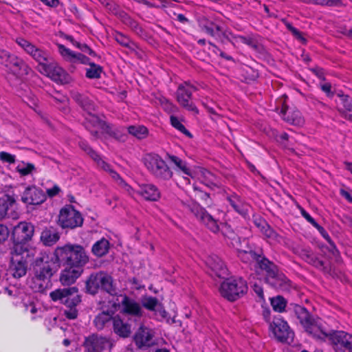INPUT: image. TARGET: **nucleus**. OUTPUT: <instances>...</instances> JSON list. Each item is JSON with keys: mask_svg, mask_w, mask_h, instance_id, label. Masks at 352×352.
<instances>
[{"mask_svg": "<svg viewBox=\"0 0 352 352\" xmlns=\"http://www.w3.org/2000/svg\"><path fill=\"white\" fill-rule=\"evenodd\" d=\"M3 203L1 204V241L5 243L6 239L9 236L10 231L11 242L8 241L9 248L14 252L22 251L25 254L27 258L35 256L37 250L35 247L28 243L32 240L34 233V226L30 223L25 221L20 222L16 226H13L7 221V219L16 220L19 217V214L16 211V199L12 188L5 191V194L1 197Z\"/></svg>", "mask_w": 352, "mask_h": 352, "instance_id": "1", "label": "nucleus"}, {"mask_svg": "<svg viewBox=\"0 0 352 352\" xmlns=\"http://www.w3.org/2000/svg\"><path fill=\"white\" fill-rule=\"evenodd\" d=\"M300 320L305 331L314 338H329L335 352H352V334L344 331H331L329 333L322 328L319 318H315L305 307L297 305L290 307Z\"/></svg>", "mask_w": 352, "mask_h": 352, "instance_id": "2", "label": "nucleus"}, {"mask_svg": "<svg viewBox=\"0 0 352 352\" xmlns=\"http://www.w3.org/2000/svg\"><path fill=\"white\" fill-rule=\"evenodd\" d=\"M254 270L258 274L264 276L265 282L277 290L287 291L290 288V281L285 275L279 270L278 266L270 261L263 253L254 264Z\"/></svg>", "mask_w": 352, "mask_h": 352, "instance_id": "3", "label": "nucleus"}, {"mask_svg": "<svg viewBox=\"0 0 352 352\" xmlns=\"http://www.w3.org/2000/svg\"><path fill=\"white\" fill-rule=\"evenodd\" d=\"M1 71L8 79L23 80L27 76H36L23 58L6 51H1Z\"/></svg>", "mask_w": 352, "mask_h": 352, "instance_id": "4", "label": "nucleus"}, {"mask_svg": "<svg viewBox=\"0 0 352 352\" xmlns=\"http://www.w3.org/2000/svg\"><path fill=\"white\" fill-rule=\"evenodd\" d=\"M54 256L63 265L83 269L89 262V256L84 248L77 244H66L58 246L54 250Z\"/></svg>", "mask_w": 352, "mask_h": 352, "instance_id": "5", "label": "nucleus"}, {"mask_svg": "<svg viewBox=\"0 0 352 352\" xmlns=\"http://www.w3.org/2000/svg\"><path fill=\"white\" fill-rule=\"evenodd\" d=\"M50 297L54 302H58L67 307L64 315L69 320L78 316L76 306L80 302V296L76 287L56 289L50 293Z\"/></svg>", "mask_w": 352, "mask_h": 352, "instance_id": "6", "label": "nucleus"}, {"mask_svg": "<svg viewBox=\"0 0 352 352\" xmlns=\"http://www.w3.org/2000/svg\"><path fill=\"white\" fill-rule=\"evenodd\" d=\"M178 206L184 211L192 213L197 220L204 224L210 231L217 233L219 231L218 220L210 214L206 210L201 207L197 202L192 199H179Z\"/></svg>", "mask_w": 352, "mask_h": 352, "instance_id": "7", "label": "nucleus"}, {"mask_svg": "<svg viewBox=\"0 0 352 352\" xmlns=\"http://www.w3.org/2000/svg\"><path fill=\"white\" fill-rule=\"evenodd\" d=\"M99 289L105 291L111 296L117 294V289L113 284L112 277L104 272L92 273L85 281L86 292L95 295Z\"/></svg>", "mask_w": 352, "mask_h": 352, "instance_id": "8", "label": "nucleus"}, {"mask_svg": "<svg viewBox=\"0 0 352 352\" xmlns=\"http://www.w3.org/2000/svg\"><path fill=\"white\" fill-rule=\"evenodd\" d=\"M143 162L149 173L160 181L170 180L173 172L166 162L157 153H150L144 155Z\"/></svg>", "mask_w": 352, "mask_h": 352, "instance_id": "9", "label": "nucleus"}, {"mask_svg": "<svg viewBox=\"0 0 352 352\" xmlns=\"http://www.w3.org/2000/svg\"><path fill=\"white\" fill-rule=\"evenodd\" d=\"M221 295L230 301H234L248 291L246 281L242 278H227L221 285Z\"/></svg>", "mask_w": 352, "mask_h": 352, "instance_id": "10", "label": "nucleus"}, {"mask_svg": "<svg viewBox=\"0 0 352 352\" xmlns=\"http://www.w3.org/2000/svg\"><path fill=\"white\" fill-rule=\"evenodd\" d=\"M120 312L127 317L128 320L135 324L140 323L144 315V310L136 300L125 294L120 295Z\"/></svg>", "mask_w": 352, "mask_h": 352, "instance_id": "11", "label": "nucleus"}, {"mask_svg": "<svg viewBox=\"0 0 352 352\" xmlns=\"http://www.w3.org/2000/svg\"><path fill=\"white\" fill-rule=\"evenodd\" d=\"M83 218L80 212L72 205L63 207L59 212L58 225L63 229H74L82 226Z\"/></svg>", "mask_w": 352, "mask_h": 352, "instance_id": "12", "label": "nucleus"}, {"mask_svg": "<svg viewBox=\"0 0 352 352\" xmlns=\"http://www.w3.org/2000/svg\"><path fill=\"white\" fill-rule=\"evenodd\" d=\"M8 252L10 255V273L16 278L25 276L27 273L28 263L32 261L35 256L27 258L25 254H23L22 251L14 252L11 250H8Z\"/></svg>", "mask_w": 352, "mask_h": 352, "instance_id": "13", "label": "nucleus"}, {"mask_svg": "<svg viewBox=\"0 0 352 352\" xmlns=\"http://www.w3.org/2000/svg\"><path fill=\"white\" fill-rule=\"evenodd\" d=\"M196 90L197 88L189 82H184L177 87L176 98L181 107L197 114L199 113L198 109L192 101V93Z\"/></svg>", "mask_w": 352, "mask_h": 352, "instance_id": "14", "label": "nucleus"}, {"mask_svg": "<svg viewBox=\"0 0 352 352\" xmlns=\"http://www.w3.org/2000/svg\"><path fill=\"white\" fill-rule=\"evenodd\" d=\"M270 329L277 340L290 344L293 342L294 333L287 322L280 318H274L270 324Z\"/></svg>", "mask_w": 352, "mask_h": 352, "instance_id": "15", "label": "nucleus"}, {"mask_svg": "<svg viewBox=\"0 0 352 352\" xmlns=\"http://www.w3.org/2000/svg\"><path fill=\"white\" fill-rule=\"evenodd\" d=\"M39 72L49 77L54 82L61 84L67 82L68 76L66 72L54 62L52 58L46 65H43V69H40Z\"/></svg>", "mask_w": 352, "mask_h": 352, "instance_id": "16", "label": "nucleus"}, {"mask_svg": "<svg viewBox=\"0 0 352 352\" xmlns=\"http://www.w3.org/2000/svg\"><path fill=\"white\" fill-rule=\"evenodd\" d=\"M154 333L152 329L144 326H140L135 332L133 340L139 349L144 350L155 344Z\"/></svg>", "mask_w": 352, "mask_h": 352, "instance_id": "17", "label": "nucleus"}, {"mask_svg": "<svg viewBox=\"0 0 352 352\" xmlns=\"http://www.w3.org/2000/svg\"><path fill=\"white\" fill-rule=\"evenodd\" d=\"M287 99V96L283 95V98H280L278 102L282 106L280 113L283 115V119L293 125L302 126L305 120L301 113L298 110L289 111V107L285 103Z\"/></svg>", "mask_w": 352, "mask_h": 352, "instance_id": "18", "label": "nucleus"}, {"mask_svg": "<svg viewBox=\"0 0 352 352\" xmlns=\"http://www.w3.org/2000/svg\"><path fill=\"white\" fill-rule=\"evenodd\" d=\"M294 252L309 265L323 272H328V267L324 262L318 258L310 248H298Z\"/></svg>", "mask_w": 352, "mask_h": 352, "instance_id": "19", "label": "nucleus"}, {"mask_svg": "<svg viewBox=\"0 0 352 352\" xmlns=\"http://www.w3.org/2000/svg\"><path fill=\"white\" fill-rule=\"evenodd\" d=\"M21 200L26 204L39 205L45 200L43 191L35 186H29L24 190Z\"/></svg>", "mask_w": 352, "mask_h": 352, "instance_id": "20", "label": "nucleus"}, {"mask_svg": "<svg viewBox=\"0 0 352 352\" xmlns=\"http://www.w3.org/2000/svg\"><path fill=\"white\" fill-rule=\"evenodd\" d=\"M58 52L60 55L67 61L72 63H80L83 65L90 64V58L81 53H76L67 48L62 44L58 45Z\"/></svg>", "mask_w": 352, "mask_h": 352, "instance_id": "21", "label": "nucleus"}, {"mask_svg": "<svg viewBox=\"0 0 352 352\" xmlns=\"http://www.w3.org/2000/svg\"><path fill=\"white\" fill-rule=\"evenodd\" d=\"M206 265L219 278H224L228 275V269L224 262L216 254H212L206 260Z\"/></svg>", "mask_w": 352, "mask_h": 352, "instance_id": "22", "label": "nucleus"}, {"mask_svg": "<svg viewBox=\"0 0 352 352\" xmlns=\"http://www.w3.org/2000/svg\"><path fill=\"white\" fill-rule=\"evenodd\" d=\"M105 338L91 335L85 339L84 346L87 352H101L108 344Z\"/></svg>", "mask_w": 352, "mask_h": 352, "instance_id": "23", "label": "nucleus"}, {"mask_svg": "<svg viewBox=\"0 0 352 352\" xmlns=\"http://www.w3.org/2000/svg\"><path fill=\"white\" fill-rule=\"evenodd\" d=\"M65 267L60 275V281L63 285H71L81 276L83 269L64 265Z\"/></svg>", "mask_w": 352, "mask_h": 352, "instance_id": "24", "label": "nucleus"}, {"mask_svg": "<svg viewBox=\"0 0 352 352\" xmlns=\"http://www.w3.org/2000/svg\"><path fill=\"white\" fill-rule=\"evenodd\" d=\"M34 271L35 276L50 282V278L53 275L51 263L47 261L43 262V258L42 257H37L36 258L34 261Z\"/></svg>", "mask_w": 352, "mask_h": 352, "instance_id": "25", "label": "nucleus"}, {"mask_svg": "<svg viewBox=\"0 0 352 352\" xmlns=\"http://www.w3.org/2000/svg\"><path fill=\"white\" fill-rule=\"evenodd\" d=\"M135 324L127 320L124 322L119 316H116L113 319V327L115 333L122 338H128L131 333L132 326Z\"/></svg>", "mask_w": 352, "mask_h": 352, "instance_id": "26", "label": "nucleus"}, {"mask_svg": "<svg viewBox=\"0 0 352 352\" xmlns=\"http://www.w3.org/2000/svg\"><path fill=\"white\" fill-rule=\"evenodd\" d=\"M93 112H86L84 124L94 138H98V129L102 127L103 122Z\"/></svg>", "mask_w": 352, "mask_h": 352, "instance_id": "27", "label": "nucleus"}, {"mask_svg": "<svg viewBox=\"0 0 352 352\" xmlns=\"http://www.w3.org/2000/svg\"><path fill=\"white\" fill-rule=\"evenodd\" d=\"M227 200L232 208L243 217L248 215L250 205L245 202L239 196L234 193L227 197Z\"/></svg>", "mask_w": 352, "mask_h": 352, "instance_id": "28", "label": "nucleus"}, {"mask_svg": "<svg viewBox=\"0 0 352 352\" xmlns=\"http://www.w3.org/2000/svg\"><path fill=\"white\" fill-rule=\"evenodd\" d=\"M342 107H338L340 115L352 122V98L348 95L338 94Z\"/></svg>", "mask_w": 352, "mask_h": 352, "instance_id": "29", "label": "nucleus"}, {"mask_svg": "<svg viewBox=\"0 0 352 352\" xmlns=\"http://www.w3.org/2000/svg\"><path fill=\"white\" fill-rule=\"evenodd\" d=\"M71 98L79 105L85 112L95 111L94 102L85 94L76 91H71Z\"/></svg>", "mask_w": 352, "mask_h": 352, "instance_id": "30", "label": "nucleus"}, {"mask_svg": "<svg viewBox=\"0 0 352 352\" xmlns=\"http://www.w3.org/2000/svg\"><path fill=\"white\" fill-rule=\"evenodd\" d=\"M270 300L271 305L272 306L274 311L277 312H283L286 309V311L293 313L294 316L296 317L298 322H300V320L298 318L297 315L296 314L294 310L290 307L292 305L299 306V305L291 303L287 305V300L281 296H277L276 297L272 298ZM300 307H302L301 305H300ZM299 323L300 324V322Z\"/></svg>", "mask_w": 352, "mask_h": 352, "instance_id": "31", "label": "nucleus"}, {"mask_svg": "<svg viewBox=\"0 0 352 352\" xmlns=\"http://www.w3.org/2000/svg\"><path fill=\"white\" fill-rule=\"evenodd\" d=\"M137 193L142 196L146 200L157 201L160 197L159 189L153 184H143L140 186Z\"/></svg>", "mask_w": 352, "mask_h": 352, "instance_id": "32", "label": "nucleus"}, {"mask_svg": "<svg viewBox=\"0 0 352 352\" xmlns=\"http://www.w3.org/2000/svg\"><path fill=\"white\" fill-rule=\"evenodd\" d=\"M236 40L252 48L256 52H261L263 47L261 44V37L256 34H251L247 36L239 35L234 36Z\"/></svg>", "mask_w": 352, "mask_h": 352, "instance_id": "33", "label": "nucleus"}, {"mask_svg": "<svg viewBox=\"0 0 352 352\" xmlns=\"http://www.w3.org/2000/svg\"><path fill=\"white\" fill-rule=\"evenodd\" d=\"M60 239L58 231L52 227L44 229L40 236V240L45 246H52Z\"/></svg>", "mask_w": 352, "mask_h": 352, "instance_id": "34", "label": "nucleus"}, {"mask_svg": "<svg viewBox=\"0 0 352 352\" xmlns=\"http://www.w3.org/2000/svg\"><path fill=\"white\" fill-rule=\"evenodd\" d=\"M262 252L258 253L250 250L248 246L238 253V257L245 263L250 264L254 268V264L257 263V258L261 256Z\"/></svg>", "mask_w": 352, "mask_h": 352, "instance_id": "35", "label": "nucleus"}, {"mask_svg": "<svg viewBox=\"0 0 352 352\" xmlns=\"http://www.w3.org/2000/svg\"><path fill=\"white\" fill-rule=\"evenodd\" d=\"M263 224L261 230L270 243H280L283 241V236L272 228L265 221H263Z\"/></svg>", "mask_w": 352, "mask_h": 352, "instance_id": "36", "label": "nucleus"}, {"mask_svg": "<svg viewBox=\"0 0 352 352\" xmlns=\"http://www.w3.org/2000/svg\"><path fill=\"white\" fill-rule=\"evenodd\" d=\"M109 248L110 243L109 241L102 238L93 245L91 252L97 257H102L109 252Z\"/></svg>", "mask_w": 352, "mask_h": 352, "instance_id": "37", "label": "nucleus"}, {"mask_svg": "<svg viewBox=\"0 0 352 352\" xmlns=\"http://www.w3.org/2000/svg\"><path fill=\"white\" fill-rule=\"evenodd\" d=\"M113 313L110 314L109 311H102L98 314L94 320V324L98 330H102L108 324L113 322L114 317L112 316Z\"/></svg>", "mask_w": 352, "mask_h": 352, "instance_id": "38", "label": "nucleus"}, {"mask_svg": "<svg viewBox=\"0 0 352 352\" xmlns=\"http://www.w3.org/2000/svg\"><path fill=\"white\" fill-rule=\"evenodd\" d=\"M32 59L38 63L37 69L40 72V69H43V65H46L52 59V57L47 50L43 47H39V50L37 51Z\"/></svg>", "mask_w": 352, "mask_h": 352, "instance_id": "39", "label": "nucleus"}, {"mask_svg": "<svg viewBox=\"0 0 352 352\" xmlns=\"http://www.w3.org/2000/svg\"><path fill=\"white\" fill-rule=\"evenodd\" d=\"M16 43L23 49V50L32 58L35 56L39 47L32 43L22 37L16 38Z\"/></svg>", "mask_w": 352, "mask_h": 352, "instance_id": "40", "label": "nucleus"}, {"mask_svg": "<svg viewBox=\"0 0 352 352\" xmlns=\"http://www.w3.org/2000/svg\"><path fill=\"white\" fill-rule=\"evenodd\" d=\"M227 237L230 241V245L237 251V253L248 247V241L246 239H241L232 232L227 235Z\"/></svg>", "mask_w": 352, "mask_h": 352, "instance_id": "41", "label": "nucleus"}, {"mask_svg": "<svg viewBox=\"0 0 352 352\" xmlns=\"http://www.w3.org/2000/svg\"><path fill=\"white\" fill-rule=\"evenodd\" d=\"M49 283V281L34 275L30 281V286L35 292L43 293L47 288Z\"/></svg>", "mask_w": 352, "mask_h": 352, "instance_id": "42", "label": "nucleus"}, {"mask_svg": "<svg viewBox=\"0 0 352 352\" xmlns=\"http://www.w3.org/2000/svg\"><path fill=\"white\" fill-rule=\"evenodd\" d=\"M115 40L122 46L128 48L131 52H135L138 49V45L132 41L129 37L122 33L117 32L115 34Z\"/></svg>", "mask_w": 352, "mask_h": 352, "instance_id": "43", "label": "nucleus"}, {"mask_svg": "<svg viewBox=\"0 0 352 352\" xmlns=\"http://www.w3.org/2000/svg\"><path fill=\"white\" fill-rule=\"evenodd\" d=\"M89 68L86 69L85 76L89 79H98L101 77V74L103 72V68L100 65L91 62Z\"/></svg>", "mask_w": 352, "mask_h": 352, "instance_id": "44", "label": "nucleus"}, {"mask_svg": "<svg viewBox=\"0 0 352 352\" xmlns=\"http://www.w3.org/2000/svg\"><path fill=\"white\" fill-rule=\"evenodd\" d=\"M127 131L138 139H144L148 135V129L142 125H131L127 128Z\"/></svg>", "mask_w": 352, "mask_h": 352, "instance_id": "45", "label": "nucleus"}, {"mask_svg": "<svg viewBox=\"0 0 352 352\" xmlns=\"http://www.w3.org/2000/svg\"><path fill=\"white\" fill-rule=\"evenodd\" d=\"M168 159L173 162L181 171H182L186 175H190V170L188 168L186 162L183 161L179 157L168 155Z\"/></svg>", "mask_w": 352, "mask_h": 352, "instance_id": "46", "label": "nucleus"}, {"mask_svg": "<svg viewBox=\"0 0 352 352\" xmlns=\"http://www.w3.org/2000/svg\"><path fill=\"white\" fill-rule=\"evenodd\" d=\"M23 101L36 112L39 113L38 109V99L32 92H27L23 96Z\"/></svg>", "mask_w": 352, "mask_h": 352, "instance_id": "47", "label": "nucleus"}, {"mask_svg": "<svg viewBox=\"0 0 352 352\" xmlns=\"http://www.w3.org/2000/svg\"><path fill=\"white\" fill-rule=\"evenodd\" d=\"M158 305H160V302L155 297L145 296L142 299V307H143L149 311H155Z\"/></svg>", "mask_w": 352, "mask_h": 352, "instance_id": "48", "label": "nucleus"}, {"mask_svg": "<svg viewBox=\"0 0 352 352\" xmlns=\"http://www.w3.org/2000/svg\"><path fill=\"white\" fill-rule=\"evenodd\" d=\"M170 123L172 126L182 132L183 134L186 135L188 138H192V135L189 131H188L184 125L181 123V122L178 120L177 117L173 116H170Z\"/></svg>", "mask_w": 352, "mask_h": 352, "instance_id": "49", "label": "nucleus"}, {"mask_svg": "<svg viewBox=\"0 0 352 352\" xmlns=\"http://www.w3.org/2000/svg\"><path fill=\"white\" fill-rule=\"evenodd\" d=\"M35 170V166L31 163H23L22 165H19L16 167L17 172L21 176H25L31 174Z\"/></svg>", "mask_w": 352, "mask_h": 352, "instance_id": "50", "label": "nucleus"}, {"mask_svg": "<svg viewBox=\"0 0 352 352\" xmlns=\"http://www.w3.org/2000/svg\"><path fill=\"white\" fill-rule=\"evenodd\" d=\"M212 25H214L217 32H222L221 27L213 23L212 21H208L206 19H203L201 21H199V27L201 30L204 32H206Z\"/></svg>", "mask_w": 352, "mask_h": 352, "instance_id": "51", "label": "nucleus"}, {"mask_svg": "<svg viewBox=\"0 0 352 352\" xmlns=\"http://www.w3.org/2000/svg\"><path fill=\"white\" fill-rule=\"evenodd\" d=\"M129 26L139 36H144V30L135 21L129 19Z\"/></svg>", "mask_w": 352, "mask_h": 352, "instance_id": "52", "label": "nucleus"}, {"mask_svg": "<svg viewBox=\"0 0 352 352\" xmlns=\"http://www.w3.org/2000/svg\"><path fill=\"white\" fill-rule=\"evenodd\" d=\"M80 148L83 150L91 158L96 157V152L94 151L85 140H80L78 142Z\"/></svg>", "mask_w": 352, "mask_h": 352, "instance_id": "53", "label": "nucleus"}, {"mask_svg": "<svg viewBox=\"0 0 352 352\" xmlns=\"http://www.w3.org/2000/svg\"><path fill=\"white\" fill-rule=\"evenodd\" d=\"M208 44L212 47V51L215 54H217V55L219 54L221 58H223L227 60L234 61V58H232V56L222 52L215 44L212 43L210 41L208 42Z\"/></svg>", "mask_w": 352, "mask_h": 352, "instance_id": "54", "label": "nucleus"}, {"mask_svg": "<svg viewBox=\"0 0 352 352\" xmlns=\"http://www.w3.org/2000/svg\"><path fill=\"white\" fill-rule=\"evenodd\" d=\"M16 162V156L7 152L1 151V163L14 164Z\"/></svg>", "mask_w": 352, "mask_h": 352, "instance_id": "55", "label": "nucleus"}, {"mask_svg": "<svg viewBox=\"0 0 352 352\" xmlns=\"http://www.w3.org/2000/svg\"><path fill=\"white\" fill-rule=\"evenodd\" d=\"M329 246L327 247V250L329 251V254L333 257L336 261H338L340 256V252L337 249L334 242L331 240L328 242Z\"/></svg>", "mask_w": 352, "mask_h": 352, "instance_id": "56", "label": "nucleus"}, {"mask_svg": "<svg viewBox=\"0 0 352 352\" xmlns=\"http://www.w3.org/2000/svg\"><path fill=\"white\" fill-rule=\"evenodd\" d=\"M111 135L120 142H124L126 140V135L119 129H115L110 133Z\"/></svg>", "mask_w": 352, "mask_h": 352, "instance_id": "57", "label": "nucleus"}, {"mask_svg": "<svg viewBox=\"0 0 352 352\" xmlns=\"http://www.w3.org/2000/svg\"><path fill=\"white\" fill-rule=\"evenodd\" d=\"M301 215L314 227L318 224L315 219L302 207L299 206Z\"/></svg>", "mask_w": 352, "mask_h": 352, "instance_id": "58", "label": "nucleus"}, {"mask_svg": "<svg viewBox=\"0 0 352 352\" xmlns=\"http://www.w3.org/2000/svg\"><path fill=\"white\" fill-rule=\"evenodd\" d=\"M205 32L206 34H208V35H210L212 37H214L216 38H220L221 35L223 36L224 37H226L225 32H217L215 30L214 25H212L211 27H210L209 29L207 30Z\"/></svg>", "mask_w": 352, "mask_h": 352, "instance_id": "59", "label": "nucleus"}, {"mask_svg": "<svg viewBox=\"0 0 352 352\" xmlns=\"http://www.w3.org/2000/svg\"><path fill=\"white\" fill-rule=\"evenodd\" d=\"M161 104L164 109L168 113L173 112L175 108L172 102L164 98L161 100Z\"/></svg>", "mask_w": 352, "mask_h": 352, "instance_id": "60", "label": "nucleus"}, {"mask_svg": "<svg viewBox=\"0 0 352 352\" xmlns=\"http://www.w3.org/2000/svg\"><path fill=\"white\" fill-rule=\"evenodd\" d=\"M319 3L327 6H340L342 2V0H319Z\"/></svg>", "mask_w": 352, "mask_h": 352, "instance_id": "61", "label": "nucleus"}, {"mask_svg": "<svg viewBox=\"0 0 352 352\" xmlns=\"http://www.w3.org/2000/svg\"><path fill=\"white\" fill-rule=\"evenodd\" d=\"M314 228L317 229V230L320 232V234L322 236V237L327 241L329 242L331 241V239L325 229L320 226L318 223L316 224Z\"/></svg>", "mask_w": 352, "mask_h": 352, "instance_id": "62", "label": "nucleus"}, {"mask_svg": "<svg viewBox=\"0 0 352 352\" xmlns=\"http://www.w3.org/2000/svg\"><path fill=\"white\" fill-rule=\"evenodd\" d=\"M120 187L123 189L125 192H126L129 195L133 197L135 193L136 192L128 184H126L124 181L120 182Z\"/></svg>", "mask_w": 352, "mask_h": 352, "instance_id": "63", "label": "nucleus"}, {"mask_svg": "<svg viewBox=\"0 0 352 352\" xmlns=\"http://www.w3.org/2000/svg\"><path fill=\"white\" fill-rule=\"evenodd\" d=\"M60 191V188L58 185H54L51 188H47L46 192L50 197L57 195Z\"/></svg>", "mask_w": 352, "mask_h": 352, "instance_id": "64", "label": "nucleus"}]
</instances>
